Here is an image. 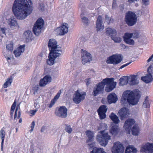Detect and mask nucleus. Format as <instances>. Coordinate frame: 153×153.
Segmentation results:
<instances>
[{
    "mask_svg": "<svg viewBox=\"0 0 153 153\" xmlns=\"http://www.w3.org/2000/svg\"><path fill=\"white\" fill-rule=\"evenodd\" d=\"M0 137L2 140L1 142V147L2 148L4 141V138L5 135V132L4 131L3 129H1L0 131Z\"/></svg>",
    "mask_w": 153,
    "mask_h": 153,
    "instance_id": "36",
    "label": "nucleus"
},
{
    "mask_svg": "<svg viewBox=\"0 0 153 153\" xmlns=\"http://www.w3.org/2000/svg\"><path fill=\"white\" fill-rule=\"evenodd\" d=\"M35 126V122L34 121H33L31 124V126H30V128H31V129L30 130V133L33 130Z\"/></svg>",
    "mask_w": 153,
    "mask_h": 153,
    "instance_id": "53",
    "label": "nucleus"
},
{
    "mask_svg": "<svg viewBox=\"0 0 153 153\" xmlns=\"http://www.w3.org/2000/svg\"><path fill=\"white\" fill-rule=\"evenodd\" d=\"M128 84L130 85H137L139 83V77L137 75H131L128 76Z\"/></svg>",
    "mask_w": 153,
    "mask_h": 153,
    "instance_id": "18",
    "label": "nucleus"
},
{
    "mask_svg": "<svg viewBox=\"0 0 153 153\" xmlns=\"http://www.w3.org/2000/svg\"><path fill=\"white\" fill-rule=\"evenodd\" d=\"M24 35L25 38L27 39H31L32 38V34L29 30H27L24 32Z\"/></svg>",
    "mask_w": 153,
    "mask_h": 153,
    "instance_id": "35",
    "label": "nucleus"
},
{
    "mask_svg": "<svg viewBox=\"0 0 153 153\" xmlns=\"http://www.w3.org/2000/svg\"><path fill=\"white\" fill-rule=\"evenodd\" d=\"M106 33L108 35L111 36V38L112 36L116 35L117 34V31L116 30L111 28H107L106 29Z\"/></svg>",
    "mask_w": 153,
    "mask_h": 153,
    "instance_id": "29",
    "label": "nucleus"
},
{
    "mask_svg": "<svg viewBox=\"0 0 153 153\" xmlns=\"http://www.w3.org/2000/svg\"><path fill=\"white\" fill-rule=\"evenodd\" d=\"M107 110L106 106L102 105L100 107L98 110V114L101 119H104L106 117L105 113Z\"/></svg>",
    "mask_w": 153,
    "mask_h": 153,
    "instance_id": "22",
    "label": "nucleus"
},
{
    "mask_svg": "<svg viewBox=\"0 0 153 153\" xmlns=\"http://www.w3.org/2000/svg\"><path fill=\"white\" fill-rule=\"evenodd\" d=\"M33 8L30 0H15L12 7V11L18 19L23 20L32 12Z\"/></svg>",
    "mask_w": 153,
    "mask_h": 153,
    "instance_id": "1",
    "label": "nucleus"
},
{
    "mask_svg": "<svg viewBox=\"0 0 153 153\" xmlns=\"http://www.w3.org/2000/svg\"><path fill=\"white\" fill-rule=\"evenodd\" d=\"M113 19L109 16L105 15V22L108 24L112 23L113 22Z\"/></svg>",
    "mask_w": 153,
    "mask_h": 153,
    "instance_id": "38",
    "label": "nucleus"
},
{
    "mask_svg": "<svg viewBox=\"0 0 153 153\" xmlns=\"http://www.w3.org/2000/svg\"><path fill=\"white\" fill-rule=\"evenodd\" d=\"M96 139L100 145L105 147L108 144L109 140L111 139V137L108 132L105 131H101L98 132Z\"/></svg>",
    "mask_w": 153,
    "mask_h": 153,
    "instance_id": "4",
    "label": "nucleus"
},
{
    "mask_svg": "<svg viewBox=\"0 0 153 153\" xmlns=\"http://www.w3.org/2000/svg\"><path fill=\"white\" fill-rule=\"evenodd\" d=\"M111 39L115 43H120L122 40V39L119 36L115 35L112 36Z\"/></svg>",
    "mask_w": 153,
    "mask_h": 153,
    "instance_id": "37",
    "label": "nucleus"
},
{
    "mask_svg": "<svg viewBox=\"0 0 153 153\" xmlns=\"http://www.w3.org/2000/svg\"><path fill=\"white\" fill-rule=\"evenodd\" d=\"M122 60V57L120 54L113 55L109 58L107 60L106 62L108 64H117L121 62Z\"/></svg>",
    "mask_w": 153,
    "mask_h": 153,
    "instance_id": "10",
    "label": "nucleus"
},
{
    "mask_svg": "<svg viewBox=\"0 0 153 153\" xmlns=\"http://www.w3.org/2000/svg\"><path fill=\"white\" fill-rule=\"evenodd\" d=\"M57 100V94L54 97L53 99L51 100L50 104L49 105V107L51 108L52 106L54 104L56 101Z\"/></svg>",
    "mask_w": 153,
    "mask_h": 153,
    "instance_id": "44",
    "label": "nucleus"
},
{
    "mask_svg": "<svg viewBox=\"0 0 153 153\" xmlns=\"http://www.w3.org/2000/svg\"><path fill=\"white\" fill-rule=\"evenodd\" d=\"M65 130L68 134L71 133L72 131V128L71 126L68 125H65Z\"/></svg>",
    "mask_w": 153,
    "mask_h": 153,
    "instance_id": "42",
    "label": "nucleus"
},
{
    "mask_svg": "<svg viewBox=\"0 0 153 153\" xmlns=\"http://www.w3.org/2000/svg\"><path fill=\"white\" fill-rule=\"evenodd\" d=\"M125 21L129 26L134 25L137 21V16L135 13L131 11L127 13L125 17Z\"/></svg>",
    "mask_w": 153,
    "mask_h": 153,
    "instance_id": "6",
    "label": "nucleus"
},
{
    "mask_svg": "<svg viewBox=\"0 0 153 153\" xmlns=\"http://www.w3.org/2000/svg\"><path fill=\"white\" fill-rule=\"evenodd\" d=\"M85 82L87 86L88 85L91 83V79L90 78H88L85 80Z\"/></svg>",
    "mask_w": 153,
    "mask_h": 153,
    "instance_id": "57",
    "label": "nucleus"
},
{
    "mask_svg": "<svg viewBox=\"0 0 153 153\" xmlns=\"http://www.w3.org/2000/svg\"><path fill=\"white\" fill-rule=\"evenodd\" d=\"M141 95V92L138 89L126 90L123 94L121 103L123 105L127 103L133 105H136Z\"/></svg>",
    "mask_w": 153,
    "mask_h": 153,
    "instance_id": "3",
    "label": "nucleus"
},
{
    "mask_svg": "<svg viewBox=\"0 0 153 153\" xmlns=\"http://www.w3.org/2000/svg\"><path fill=\"white\" fill-rule=\"evenodd\" d=\"M91 153H106L104 149L102 148L94 147Z\"/></svg>",
    "mask_w": 153,
    "mask_h": 153,
    "instance_id": "33",
    "label": "nucleus"
},
{
    "mask_svg": "<svg viewBox=\"0 0 153 153\" xmlns=\"http://www.w3.org/2000/svg\"><path fill=\"white\" fill-rule=\"evenodd\" d=\"M129 64V63H127V64H126L125 65H124L122 66H121L120 67V69H122L126 67V66H127V65H128Z\"/></svg>",
    "mask_w": 153,
    "mask_h": 153,
    "instance_id": "60",
    "label": "nucleus"
},
{
    "mask_svg": "<svg viewBox=\"0 0 153 153\" xmlns=\"http://www.w3.org/2000/svg\"><path fill=\"white\" fill-rule=\"evenodd\" d=\"M37 111V110H30L29 111V114L30 116L33 115L35 114L36 113V112Z\"/></svg>",
    "mask_w": 153,
    "mask_h": 153,
    "instance_id": "55",
    "label": "nucleus"
},
{
    "mask_svg": "<svg viewBox=\"0 0 153 153\" xmlns=\"http://www.w3.org/2000/svg\"><path fill=\"white\" fill-rule=\"evenodd\" d=\"M9 24L10 27H16L18 26L16 19L14 17H11L9 19Z\"/></svg>",
    "mask_w": 153,
    "mask_h": 153,
    "instance_id": "31",
    "label": "nucleus"
},
{
    "mask_svg": "<svg viewBox=\"0 0 153 153\" xmlns=\"http://www.w3.org/2000/svg\"><path fill=\"white\" fill-rule=\"evenodd\" d=\"M116 82L114 81L113 78H106L103 79L102 81L97 84L93 89V95L96 96L99 94L102 93L104 90L105 85V90L107 92L112 91L116 88Z\"/></svg>",
    "mask_w": 153,
    "mask_h": 153,
    "instance_id": "2",
    "label": "nucleus"
},
{
    "mask_svg": "<svg viewBox=\"0 0 153 153\" xmlns=\"http://www.w3.org/2000/svg\"><path fill=\"white\" fill-rule=\"evenodd\" d=\"M57 57V53L50 52L48 55V59L46 60L48 65H52L55 62V60Z\"/></svg>",
    "mask_w": 153,
    "mask_h": 153,
    "instance_id": "17",
    "label": "nucleus"
},
{
    "mask_svg": "<svg viewBox=\"0 0 153 153\" xmlns=\"http://www.w3.org/2000/svg\"><path fill=\"white\" fill-rule=\"evenodd\" d=\"M82 62L84 65L92 60V57L91 54L86 51H83L82 52Z\"/></svg>",
    "mask_w": 153,
    "mask_h": 153,
    "instance_id": "16",
    "label": "nucleus"
},
{
    "mask_svg": "<svg viewBox=\"0 0 153 153\" xmlns=\"http://www.w3.org/2000/svg\"><path fill=\"white\" fill-rule=\"evenodd\" d=\"M46 129V127L45 126H43L42 127L41 129V132H43Z\"/></svg>",
    "mask_w": 153,
    "mask_h": 153,
    "instance_id": "62",
    "label": "nucleus"
},
{
    "mask_svg": "<svg viewBox=\"0 0 153 153\" xmlns=\"http://www.w3.org/2000/svg\"><path fill=\"white\" fill-rule=\"evenodd\" d=\"M153 54L148 59L147 62H149L151 61H153Z\"/></svg>",
    "mask_w": 153,
    "mask_h": 153,
    "instance_id": "59",
    "label": "nucleus"
},
{
    "mask_svg": "<svg viewBox=\"0 0 153 153\" xmlns=\"http://www.w3.org/2000/svg\"><path fill=\"white\" fill-rule=\"evenodd\" d=\"M59 116L62 118H65L67 116V109L65 106L60 107L59 110Z\"/></svg>",
    "mask_w": 153,
    "mask_h": 153,
    "instance_id": "26",
    "label": "nucleus"
},
{
    "mask_svg": "<svg viewBox=\"0 0 153 153\" xmlns=\"http://www.w3.org/2000/svg\"><path fill=\"white\" fill-rule=\"evenodd\" d=\"M107 99L109 104L115 103L118 100L116 94L114 93L110 94L107 96Z\"/></svg>",
    "mask_w": 153,
    "mask_h": 153,
    "instance_id": "24",
    "label": "nucleus"
},
{
    "mask_svg": "<svg viewBox=\"0 0 153 153\" xmlns=\"http://www.w3.org/2000/svg\"><path fill=\"white\" fill-rule=\"evenodd\" d=\"M111 119L115 124H118L120 122V120L117 116L113 113H112L109 115Z\"/></svg>",
    "mask_w": 153,
    "mask_h": 153,
    "instance_id": "32",
    "label": "nucleus"
},
{
    "mask_svg": "<svg viewBox=\"0 0 153 153\" xmlns=\"http://www.w3.org/2000/svg\"><path fill=\"white\" fill-rule=\"evenodd\" d=\"M3 54L5 57L8 56H12V51L6 49L3 51Z\"/></svg>",
    "mask_w": 153,
    "mask_h": 153,
    "instance_id": "39",
    "label": "nucleus"
},
{
    "mask_svg": "<svg viewBox=\"0 0 153 153\" xmlns=\"http://www.w3.org/2000/svg\"><path fill=\"white\" fill-rule=\"evenodd\" d=\"M153 67L152 65H150L147 69V74H150L152 75L153 74Z\"/></svg>",
    "mask_w": 153,
    "mask_h": 153,
    "instance_id": "47",
    "label": "nucleus"
},
{
    "mask_svg": "<svg viewBox=\"0 0 153 153\" xmlns=\"http://www.w3.org/2000/svg\"><path fill=\"white\" fill-rule=\"evenodd\" d=\"M12 56H8L6 57H5L7 58V60L8 62H10V60H11V58Z\"/></svg>",
    "mask_w": 153,
    "mask_h": 153,
    "instance_id": "61",
    "label": "nucleus"
},
{
    "mask_svg": "<svg viewBox=\"0 0 153 153\" xmlns=\"http://www.w3.org/2000/svg\"><path fill=\"white\" fill-rule=\"evenodd\" d=\"M109 131L112 136H115L120 133V130L118 126L114 125L111 127Z\"/></svg>",
    "mask_w": 153,
    "mask_h": 153,
    "instance_id": "23",
    "label": "nucleus"
},
{
    "mask_svg": "<svg viewBox=\"0 0 153 153\" xmlns=\"http://www.w3.org/2000/svg\"><path fill=\"white\" fill-rule=\"evenodd\" d=\"M143 106L146 108H149L150 106V104L148 100V97H146L145 100L143 102Z\"/></svg>",
    "mask_w": 153,
    "mask_h": 153,
    "instance_id": "41",
    "label": "nucleus"
},
{
    "mask_svg": "<svg viewBox=\"0 0 153 153\" xmlns=\"http://www.w3.org/2000/svg\"><path fill=\"white\" fill-rule=\"evenodd\" d=\"M120 46L121 47L123 48H126V47L125 46V45H123V44H121L120 45Z\"/></svg>",
    "mask_w": 153,
    "mask_h": 153,
    "instance_id": "64",
    "label": "nucleus"
},
{
    "mask_svg": "<svg viewBox=\"0 0 153 153\" xmlns=\"http://www.w3.org/2000/svg\"><path fill=\"white\" fill-rule=\"evenodd\" d=\"M6 24L3 19H1L0 21V28L5 27Z\"/></svg>",
    "mask_w": 153,
    "mask_h": 153,
    "instance_id": "49",
    "label": "nucleus"
},
{
    "mask_svg": "<svg viewBox=\"0 0 153 153\" xmlns=\"http://www.w3.org/2000/svg\"><path fill=\"white\" fill-rule=\"evenodd\" d=\"M6 48L8 50L12 51L13 49V43L12 42H10L7 44L6 46Z\"/></svg>",
    "mask_w": 153,
    "mask_h": 153,
    "instance_id": "45",
    "label": "nucleus"
},
{
    "mask_svg": "<svg viewBox=\"0 0 153 153\" xmlns=\"http://www.w3.org/2000/svg\"><path fill=\"white\" fill-rule=\"evenodd\" d=\"M135 122L134 119H129L127 120L124 123L123 128L128 132H130L131 126L134 125Z\"/></svg>",
    "mask_w": 153,
    "mask_h": 153,
    "instance_id": "19",
    "label": "nucleus"
},
{
    "mask_svg": "<svg viewBox=\"0 0 153 153\" xmlns=\"http://www.w3.org/2000/svg\"><path fill=\"white\" fill-rule=\"evenodd\" d=\"M16 105V102L15 101L11 106V110L10 111V114L11 116L13 115V114L15 109Z\"/></svg>",
    "mask_w": 153,
    "mask_h": 153,
    "instance_id": "46",
    "label": "nucleus"
},
{
    "mask_svg": "<svg viewBox=\"0 0 153 153\" xmlns=\"http://www.w3.org/2000/svg\"><path fill=\"white\" fill-rule=\"evenodd\" d=\"M44 25V21L41 18L38 19L33 27V30L34 33L38 35L41 32L42 28Z\"/></svg>",
    "mask_w": 153,
    "mask_h": 153,
    "instance_id": "9",
    "label": "nucleus"
},
{
    "mask_svg": "<svg viewBox=\"0 0 153 153\" xmlns=\"http://www.w3.org/2000/svg\"><path fill=\"white\" fill-rule=\"evenodd\" d=\"M137 149L134 146H129L126 147L125 153H137Z\"/></svg>",
    "mask_w": 153,
    "mask_h": 153,
    "instance_id": "28",
    "label": "nucleus"
},
{
    "mask_svg": "<svg viewBox=\"0 0 153 153\" xmlns=\"http://www.w3.org/2000/svg\"><path fill=\"white\" fill-rule=\"evenodd\" d=\"M142 3L145 6H147L149 5V0H142Z\"/></svg>",
    "mask_w": 153,
    "mask_h": 153,
    "instance_id": "54",
    "label": "nucleus"
},
{
    "mask_svg": "<svg viewBox=\"0 0 153 153\" xmlns=\"http://www.w3.org/2000/svg\"><path fill=\"white\" fill-rule=\"evenodd\" d=\"M51 77L49 75L45 76L42 79H40L39 85L41 87H44L49 83L51 81Z\"/></svg>",
    "mask_w": 153,
    "mask_h": 153,
    "instance_id": "21",
    "label": "nucleus"
},
{
    "mask_svg": "<svg viewBox=\"0 0 153 153\" xmlns=\"http://www.w3.org/2000/svg\"><path fill=\"white\" fill-rule=\"evenodd\" d=\"M86 95L85 92L78 90L74 94L73 100L75 103L79 104L85 99Z\"/></svg>",
    "mask_w": 153,
    "mask_h": 153,
    "instance_id": "8",
    "label": "nucleus"
},
{
    "mask_svg": "<svg viewBox=\"0 0 153 153\" xmlns=\"http://www.w3.org/2000/svg\"><path fill=\"white\" fill-rule=\"evenodd\" d=\"M117 7V5L115 0H113V4H112V9H116Z\"/></svg>",
    "mask_w": 153,
    "mask_h": 153,
    "instance_id": "50",
    "label": "nucleus"
},
{
    "mask_svg": "<svg viewBox=\"0 0 153 153\" xmlns=\"http://www.w3.org/2000/svg\"><path fill=\"white\" fill-rule=\"evenodd\" d=\"M140 152L142 153H153V143H148L142 145Z\"/></svg>",
    "mask_w": 153,
    "mask_h": 153,
    "instance_id": "11",
    "label": "nucleus"
},
{
    "mask_svg": "<svg viewBox=\"0 0 153 153\" xmlns=\"http://www.w3.org/2000/svg\"><path fill=\"white\" fill-rule=\"evenodd\" d=\"M6 37L5 36H0V42H4L5 40Z\"/></svg>",
    "mask_w": 153,
    "mask_h": 153,
    "instance_id": "56",
    "label": "nucleus"
},
{
    "mask_svg": "<svg viewBox=\"0 0 153 153\" xmlns=\"http://www.w3.org/2000/svg\"><path fill=\"white\" fill-rule=\"evenodd\" d=\"M95 28L97 32H100L104 29V27L103 24L102 17L101 16H98L97 18Z\"/></svg>",
    "mask_w": 153,
    "mask_h": 153,
    "instance_id": "14",
    "label": "nucleus"
},
{
    "mask_svg": "<svg viewBox=\"0 0 153 153\" xmlns=\"http://www.w3.org/2000/svg\"><path fill=\"white\" fill-rule=\"evenodd\" d=\"M85 134L88 137L86 143L91 147V142H92L94 139V132L90 130H88L85 132Z\"/></svg>",
    "mask_w": 153,
    "mask_h": 153,
    "instance_id": "20",
    "label": "nucleus"
},
{
    "mask_svg": "<svg viewBox=\"0 0 153 153\" xmlns=\"http://www.w3.org/2000/svg\"><path fill=\"white\" fill-rule=\"evenodd\" d=\"M129 110L126 108H121L118 112V115L120 116L121 120H123L128 117L130 114Z\"/></svg>",
    "mask_w": 153,
    "mask_h": 153,
    "instance_id": "15",
    "label": "nucleus"
},
{
    "mask_svg": "<svg viewBox=\"0 0 153 153\" xmlns=\"http://www.w3.org/2000/svg\"><path fill=\"white\" fill-rule=\"evenodd\" d=\"M140 37L139 33L138 32L135 31L133 33H126L124 34L123 38L124 41L128 44L134 45L135 42L133 39H137Z\"/></svg>",
    "mask_w": 153,
    "mask_h": 153,
    "instance_id": "5",
    "label": "nucleus"
},
{
    "mask_svg": "<svg viewBox=\"0 0 153 153\" xmlns=\"http://www.w3.org/2000/svg\"><path fill=\"white\" fill-rule=\"evenodd\" d=\"M119 85L121 86L127 85L128 83V76H123L119 79Z\"/></svg>",
    "mask_w": 153,
    "mask_h": 153,
    "instance_id": "30",
    "label": "nucleus"
},
{
    "mask_svg": "<svg viewBox=\"0 0 153 153\" xmlns=\"http://www.w3.org/2000/svg\"><path fill=\"white\" fill-rule=\"evenodd\" d=\"M59 29V35L60 36H64L67 34L69 30V25L66 23H62L58 27Z\"/></svg>",
    "mask_w": 153,
    "mask_h": 153,
    "instance_id": "12",
    "label": "nucleus"
},
{
    "mask_svg": "<svg viewBox=\"0 0 153 153\" xmlns=\"http://www.w3.org/2000/svg\"><path fill=\"white\" fill-rule=\"evenodd\" d=\"M34 107L36 109L39 108V102L38 100H35L34 102Z\"/></svg>",
    "mask_w": 153,
    "mask_h": 153,
    "instance_id": "51",
    "label": "nucleus"
},
{
    "mask_svg": "<svg viewBox=\"0 0 153 153\" xmlns=\"http://www.w3.org/2000/svg\"><path fill=\"white\" fill-rule=\"evenodd\" d=\"M25 45L20 46L14 51V53L16 57L19 56L25 51Z\"/></svg>",
    "mask_w": 153,
    "mask_h": 153,
    "instance_id": "25",
    "label": "nucleus"
},
{
    "mask_svg": "<svg viewBox=\"0 0 153 153\" xmlns=\"http://www.w3.org/2000/svg\"><path fill=\"white\" fill-rule=\"evenodd\" d=\"M141 79L146 83H149L153 80L152 75L150 74H146V76L142 77Z\"/></svg>",
    "mask_w": 153,
    "mask_h": 153,
    "instance_id": "27",
    "label": "nucleus"
},
{
    "mask_svg": "<svg viewBox=\"0 0 153 153\" xmlns=\"http://www.w3.org/2000/svg\"><path fill=\"white\" fill-rule=\"evenodd\" d=\"M58 52H59V53H58V56L60 55L61 54L62 50L61 48L58 47Z\"/></svg>",
    "mask_w": 153,
    "mask_h": 153,
    "instance_id": "58",
    "label": "nucleus"
},
{
    "mask_svg": "<svg viewBox=\"0 0 153 153\" xmlns=\"http://www.w3.org/2000/svg\"><path fill=\"white\" fill-rule=\"evenodd\" d=\"M125 148L123 144L119 141H117L113 143L111 148L112 153H123Z\"/></svg>",
    "mask_w": 153,
    "mask_h": 153,
    "instance_id": "7",
    "label": "nucleus"
},
{
    "mask_svg": "<svg viewBox=\"0 0 153 153\" xmlns=\"http://www.w3.org/2000/svg\"><path fill=\"white\" fill-rule=\"evenodd\" d=\"M12 80L10 78L7 79L5 83L4 84V88H7L8 86L10 85L12 83Z\"/></svg>",
    "mask_w": 153,
    "mask_h": 153,
    "instance_id": "43",
    "label": "nucleus"
},
{
    "mask_svg": "<svg viewBox=\"0 0 153 153\" xmlns=\"http://www.w3.org/2000/svg\"><path fill=\"white\" fill-rule=\"evenodd\" d=\"M132 134L134 135H137L139 133V129L137 126L135 125L131 129Z\"/></svg>",
    "mask_w": 153,
    "mask_h": 153,
    "instance_id": "34",
    "label": "nucleus"
},
{
    "mask_svg": "<svg viewBox=\"0 0 153 153\" xmlns=\"http://www.w3.org/2000/svg\"><path fill=\"white\" fill-rule=\"evenodd\" d=\"M18 107L16 108V111L15 112V116H14V119H19L20 116L21 114H20V111H19L18 112L19 114H18V116L17 117V111L18 110Z\"/></svg>",
    "mask_w": 153,
    "mask_h": 153,
    "instance_id": "48",
    "label": "nucleus"
},
{
    "mask_svg": "<svg viewBox=\"0 0 153 153\" xmlns=\"http://www.w3.org/2000/svg\"><path fill=\"white\" fill-rule=\"evenodd\" d=\"M82 21L85 25H88L89 24V21L88 19L85 16L82 17Z\"/></svg>",
    "mask_w": 153,
    "mask_h": 153,
    "instance_id": "40",
    "label": "nucleus"
},
{
    "mask_svg": "<svg viewBox=\"0 0 153 153\" xmlns=\"http://www.w3.org/2000/svg\"><path fill=\"white\" fill-rule=\"evenodd\" d=\"M7 29L5 27L0 28V32L2 33L5 36V31Z\"/></svg>",
    "mask_w": 153,
    "mask_h": 153,
    "instance_id": "52",
    "label": "nucleus"
},
{
    "mask_svg": "<svg viewBox=\"0 0 153 153\" xmlns=\"http://www.w3.org/2000/svg\"><path fill=\"white\" fill-rule=\"evenodd\" d=\"M56 41L54 39H50L48 43V46L50 52L57 53V45Z\"/></svg>",
    "mask_w": 153,
    "mask_h": 153,
    "instance_id": "13",
    "label": "nucleus"
},
{
    "mask_svg": "<svg viewBox=\"0 0 153 153\" xmlns=\"http://www.w3.org/2000/svg\"><path fill=\"white\" fill-rule=\"evenodd\" d=\"M62 91H63V90H62V89H61L59 91V94H58V98L60 96V94L62 93Z\"/></svg>",
    "mask_w": 153,
    "mask_h": 153,
    "instance_id": "63",
    "label": "nucleus"
}]
</instances>
